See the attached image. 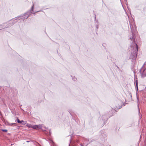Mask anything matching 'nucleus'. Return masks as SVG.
<instances>
[{
	"label": "nucleus",
	"instance_id": "nucleus-1",
	"mask_svg": "<svg viewBox=\"0 0 146 146\" xmlns=\"http://www.w3.org/2000/svg\"><path fill=\"white\" fill-rule=\"evenodd\" d=\"M40 126L38 125H35L33 126V128L35 129H38L40 128Z\"/></svg>",
	"mask_w": 146,
	"mask_h": 146
},
{
	"label": "nucleus",
	"instance_id": "nucleus-2",
	"mask_svg": "<svg viewBox=\"0 0 146 146\" xmlns=\"http://www.w3.org/2000/svg\"><path fill=\"white\" fill-rule=\"evenodd\" d=\"M26 126L29 128H33V126L31 124H27L26 125Z\"/></svg>",
	"mask_w": 146,
	"mask_h": 146
},
{
	"label": "nucleus",
	"instance_id": "nucleus-3",
	"mask_svg": "<svg viewBox=\"0 0 146 146\" xmlns=\"http://www.w3.org/2000/svg\"><path fill=\"white\" fill-rule=\"evenodd\" d=\"M1 131L3 132H7V129H2Z\"/></svg>",
	"mask_w": 146,
	"mask_h": 146
},
{
	"label": "nucleus",
	"instance_id": "nucleus-4",
	"mask_svg": "<svg viewBox=\"0 0 146 146\" xmlns=\"http://www.w3.org/2000/svg\"><path fill=\"white\" fill-rule=\"evenodd\" d=\"M17 122L18 123H21V122L20 121L19 119L18 118L17 119Z\"/></svg>",
	"mask_w": 146,
	"mask_h": 146
},
{
	"label": "nucleus",
	"instance_id": "nucleus-5",
	"mask_svg": "<svg viewBox=\"0 0 146 146\" xmlns=\"http://www.w3.org/2000/svg\"><path fill=\"white\" fill-rule=\"evenodd\" d=\"M136 85L137 87L138 83H137V80H136Z\"/></svg>",
	"mask_w": 146,
	"mask_h": 146
},
{
	"label": "nucleus",
	"instance_id": "nucleus-6",
	"mask_svg": "<svg viewBox=\"0 0 146 146\" xmlns=\"http://www.w3.org/2000/svg\"><path fill=\"white\" fill-rule=\"evenodd\" d=\"M34 5L33 4V5L32 6V9H33L34 8Z\"/></svg>",
	"mask_w": 146,
	"mask_h": 146
},
{
	"label": "nucleus",
	"instance_id": "nucleus-7",
	"mask_svg": "<svg viewBox=\"0 0 146 146\" xmlns=\"http://www.w3.org/2000/svg\"><path fill=\"white\" fill-rule=\"evenodd\" d=\"M20 121L21 122V123H22L23 122V120H22V121Z\"/></svg>",
	"mask_w": 146,
	"mask_h": 146
},
{
	"label": "nucleus",
	"instance_id": "nucleus-8",
	"mask_svg": "<svg viewBox=\"0 0 146 146\" xmlns=\"http://www.w3.org/2000/svg\"><path fill=\"white\" fill-rule=\"evenodd\" d=\"M136 56H137V54H135V57H136Z\"/></svg>",
	"mask_w": 146,
	"mask_h": 146
},
{
	"label": "nucleus",
	"instance_id": "nucleus-9",
	"mask_svg": "<svg viewBox=\"0 0 146 146\" xmlns=\"http://www.w3.org/2000/svg\"><path fill=\"white\" fill-rule=\"evenodd\" d=\"M26 142H29V141H26Z\"/></svg>",
	"mask_w": 146,
	"mask_h": 146
},
{
	"label": "nucleus",
	"instance_id": "nucleus-10",
	"mask_svg": "<svg viewBox=\"0 0 146 146\" xmlns=\"http://www.w3.org/2000/svg\"><path fill=\"white\" fill-rule=\"evenodd\" d=\"M136 46H137V45H136Z\"/></svg>",
	"mask_w": 146,
	"mask_h": 146
}]
</instances>
